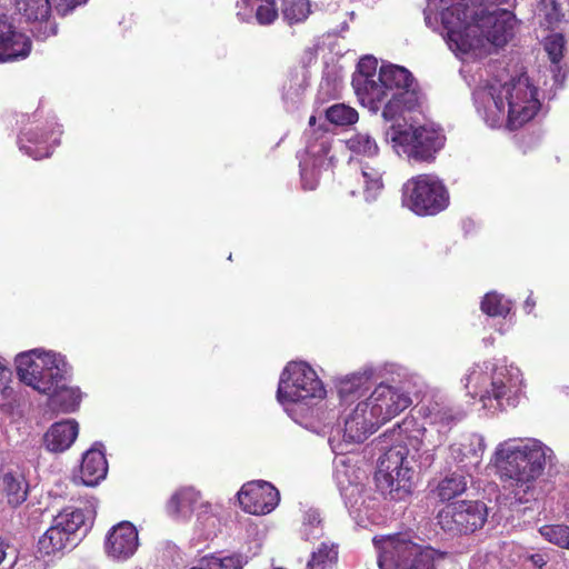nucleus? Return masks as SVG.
I'll use <instances>...</instances> for the list:
<instances>
[{
	"mask_svg": "<svg viewBox=\"0 0 569 569\" xmlns=\"http://www.w3.org/2000/svg\"><path fill=\"white\" fill-rule=\"evenodd\" d=\"M403 91H419L418 83L408 69L396 64L382 66L378 80H366L363 87H358L361 102L373 112L389 94H402Z\"/></svg>",
	"mask_w": 569,
	"mask_h": 569,
	"instance_id": "8",
	"label": "nucleus"
},
{
	"mask_svg": "<svg viewBox=\"0 0 569 569\" xmlns=\"http://www.w3.org/2000/svg\"><path fill=\"white\" fill-rule=\"evenodd\" d=\"M539 12L543 16L545 24L553 28L569 21V0H540Z\"/></svg>",
	"mask_w": 569,
	"mask_h": 569,
	"instance_id": "29",
	"label": "nucleus"
},
{
	"mask_svg": "<svg viewBox=\"0 0 569 569\" xmlns=\"http://www.w3.org/2000/svg\"><path fill=\"white\" fill-rule=\"evenodd\" d=\"M79 435V423L74 419H64L52 423L42 437L46 450L60 453L68 450Z\"/></svg>",
	"mask_w": 569,
	"mask_h": 569,
	"instance_id": "20",
	"label": "nucleus"
},
{
	"mask_svg": "<svg viewBox=\"0 0 569 569\" xmlns=\"http://www.w3.org/2000/svg\"><path fill=\"white\" fill-rule=\"evenodd\" d=\"M60 126L50 123L47 128L31 127L24 129L18 139L20 151L34 160L49 157L52 149L60 142Z\"/></svg>",
	"mask_w": 569,
	"mask_h": 569,
	"instance_id": "15",
	"label": "nucleus"
},
{
	"mask_svg": "<svg viewBox=\"0 0 569 569\" xmlns=\"http://www.w3.org/2000/svg\"><path fill=\"white\" fill-rule=\"evenodd\" d=\"M326 390L317 372L303 361L289 362L280 376L277 398L280 402H299L323 398Z\"/></svg>",
	"mask_w": 569,
	"mask_h": 569,
	"instance_id": "9",
	"label": "nucleus"
},
{
	"mask_svg": "<svg viewBox=\"0 0 569 569\" xmlns=\"http://www.w3.org/2000/svg\"><path fill=\"white\" fill-rule=\"evenodd\" d=\"M30 51L29 37L18 30L10 17L0 14V63L24 59Z\"/></svg>",
	"mask_w": 569,
	"mask_h": 569,
	"instance_id": "16",
	"label": "nucleus"
},
{
	"mask_svg": "<svg viewBox=\"0 0 569 569\" xmlns=\"http://www.w3.org/2000/svg\"><path fill=\"white\" fill-rule=\"evenodd\" d=\"M379 423L366 401L358 402L345 420L343 437L357 443L363 442L378 428Z\"/></svg>",
	"mask_w": 569,
	"mask_h": 569,
	"instance_id": "19",
	"label": "nucleus"
},
{
	"mask_svg": "<svg viewBox=\"0 0 569 569\" xmlns=\"http://www.w3.org/2000/svg\"><path fill=\"white\" fill-rule=\"evenodd\" d=\"M240 508L250 515H268L280 501L278 489L264 480H251L242 485L237 493Z\"/></svg>",
	"mask_w": 569,
	"mask_h": 569,
	"instance_id": "14",
	"label": "nucleus"
},
{
	"mask_svg": "<svg viewBox=\"0 0 569 569\" xmlns=\"http://www.w3.org/2000/svg\"><path fill=\"white\" fill-rule=\"evenodd\" d=\"M57 11L63 16L68 14L76 7L86 3L88 0H51Z\"/></svg>",
	"mask_w": 569,
	"mask_h": 569,
	"instance_id": "49",
	"label": "nucleus"
},
{
	"mask_svg": "<svg viewBox=\"0 0 569 569\" xmlns=\"http://www.w3.org/2000/svg\"><path fill=\"white\" fill-rule=\"evenodd\" d=\"M108 472V463L103 451L96 446L82 456L80 479L88 487L97 486Z\"/></svg>",
	"mask_w": 569,
	"mask_h": 569,
	"instance_id": "23",
	"label": "nucleus"
},
{
	"mask_svg": "<svg viewBox=\"0 0 569 569\" xmlns=\"http://www.w3.org/2000/svg\"><path fill=\"white\" fill-rule=\"evenodd\" d=\"M386 137L402 149L409 161L427 164L436 161L447 141L442 129L427 124H391L386 131Z\"/></svg>",
	"mask_w": 569,
	"mask_h": 569,
	"instance_id": "5",
	"label": "nucleus"
},
{
	"mask_svg": "<svg viewBox=\"0 0 569 569\" xmlns=\"http://www.w3.org/2000/svg\"><path fill=\"white\" fill-rule=\"evenodd\" d=\"M378 62L373 57H363L358 63L359 76L353 79L352 83L358 91V87H363L366 80H375Z\"/></svg>",
	"mask_w": 569,
	"mask_h": 569,
	"instance_id": "43",
	"label": "nucleus"
},
{
	"mask_svg": "<svg viewBox=\"0 0 569 569\" xmlns=\"http://www.w3.org/2000/svg\"><path fill=\"white\" fill-rule=\"evenodd\" d=\"M315 523L317 526H321V519L316 515H309V521L303 523L306 539L310 538L309 532H308V527L313 526Z\"/></svg>",
	"mask_w": 569,
	"mask_h": 569,
	"instance_id": "51",
	"label": "nucleus"
},
{
	"mask_svg": "<svg viewBox=\"0 0 569 569\" xmlns=\"http://www.w3.org/2000/svg\"><path fill=\"white\" fill-rule=\"evenodd\" d=\"M531 559H532V561L535 562V565H537V566H539V567H541V566H543V565H545V561H543V558H542V556H541V555H533V556L531 557Z\"/></svg>",
	"mask_w": 569,
	"mask_h": 569,
	"instance_id": "54",
	"label": "nucleus"
},
{
	"mask_svg": "<svg viewBox=\"0 0 569 569\" xmlns=\"http://www.w3.org/2000/svg\"><path fill=\"white\" fill-rule=\"evenodd\" d=\"M467 489V480L463 475L452 472L445 477L437 487V495L441 501H449L462 495Z\"/></svg>",
	"mask_w": 569,
	"mask_h": 569,
	"instance_id": "32",
	"label": "nucleus"
},
{
	"mask_svg": "<svg viewBox=\"0 0 569 569\" xmlns=\"http://www.w3.org/2000/svg\"><path fill=\"white\" fill-rule=\"evenodd\" d=\"M458 455L456 459L461 469H463L467 473H471L476 471L481 462V457L478 451L471 447V445H460L457 450Z\"/></svg>",
	"mask_w": 569,
	"mask_h": 569,
	"instance_id": "42",
	"label": "nucleus"
},
{
	"mask_svg": "<svg viewBox=\"0 0 569 569\" xmlns=\"http://www.w3.org/2000/svg\"><path fill=\"white\" fill-rule=\"evenodd\" d=\"M18 379L40 395H49L72 377L66 355L43 347L21 351L14 357Z\"/></svg>",
	"mask_w": 569,
	"mask_h": 569,
	"instance_id": "3",
	"label": "nucleus"
},
{
	"mask_svg": "<svg viewBox=\"0 0 569 569\" xmlns=\"http://www.w3.org/2000/svg\"><path fill=\"white\" fill-rule=\"evenodd\" d=\"M306 52H307L311 58H313V57H315V52H313V50H312V49H310V48H309L308 50H306Z\"/></svg>",
	"mask_w": 569,
	"mask_h": 569,
	"instance_id": "57",
	"label": "nucleus"
},
{
	"mask_svg": "<svg viewBox=\"0 0 569 569\" xmlns=\"http://www.w3.org/2000/svg\"><path fill=\"white\" fill-rule=\"evenodd\" d=\"M480 308L489 317H506L511 310V301L502 295L489 292L482 298Z\"/></svg>",
	"mask_w": 569,
	"mask_h": 569,
	"instance_id": "39",
	"label": "nucleus"
},
{
	"mask_svg": "<svg viewBox=\"0 0 569 569\" xmlns=\"http://www.w3.org/2000/svg\"><path fill=\"white\" fill-rule=\"evenodd\" d=\"M539 532L548 542L569 550V526L545 525Z\"/></svg>",
	"mask_w": 569,
	"mask_h": 569,
	"instance_id": "41",
	"label": "nucleus"
},
{
	"mask_svg": "<svg viewBox=\"0 0 569 569\" xmlns=\"http://www.w3.org/2000/svg\"><path fill=\"white\" fill-rule=\"evenodd\" d=\"M190 569H213V553H206L196 560Z\"/></svg>",
	"mask_w": 569,
	"mask_h": 569,
	"instance_id": "50",
	"label": "nucleus"
},
{
	"mask_svg": "<svg viewBox=\"0 0 569 569\" xmlns=\"http://www.w3.org/2000/svg\"><path fill=\"white\" fill-rule=\"evenodd\" d=\"M535 306H536V301H535V299L532 298V296L530 295V296L526 299V301H525V309H526V311H527V312H531V311H532V309L535 308Z\"/></svg>",
	"mask_w": 569,
	"mask_h": 569,
	"instance_id": "53",
	"label": "nucleus"
},
{
	"mask_svg": "<svg viewBox=\"0 0 569 569\" xmlns=\"http://www.w3.org/2000/svg\"><path fill=\"white\" fill-rule=\"evenodd\" d=\"M518 398V390L510 383V380L507 382L499 376H495L491 380L490 389H487L481 395L480 400L487 408L506 410L516 407Z\"/></svg>",
	"mask_w": 569,
	"mask_h": 569,
	"instance_id": "21",
	"label": "nucleus"
},
{
	"mask_svg": "<svg viewBox=\"0 0 569 569\" xmlns=\"http://www.w3.org/2000/svg\"><path fill=\"white\" fill-rule=\"evenodd\" d=\"M517 19L513 12L506 9L493 11L480 10L471 14L462 30V34L468 36V40H477V46L467 50H458L462 53L482 49L486 43L495 47L506 46L515 36Z\"/></svg>",
	"mask_w": 569,
	"mask_h": 569,
	"instance_id": "6",
	"label": "nucleus"
},
{
	"mask_svg": "<svg viewBox=\"0 0 569 569\" xmlns=\"http://www.w3.org/2000/svg\"><path fill=\"white\" fill-rule=\"evenodd\" d=\"M278 16V8L274 0H261V3L256 9V19L261 26L273 23Z\"/></svg>",
	"mask_w": 569,
	"mask_h": 569,
	"instance_id": "44",
	"label": "nucleus"
},
{
	"mask_svg": "<svg viewBox=\"0 0 569 569\" xmlns=\"http://www.w3.org/2000/svg\"><path fill=\"white\" fill-rule=\"evenodd\" d=\"M339 543L322 541L310 553L306 569H332L339 561Z\"/></svg>",
	"mask_w": 569,
	"mask_h": 569,
	"instance_id": "28",
	"label": "nucleus"
},
{
	"mask_svg": "<svg viewBox=\"0 0 569 569\" xmlns=\"http://www.w3.org/2000/svg\"><path fill=\"white\" fill-rule=\"evenodd\" d=\"M243 559L239 553L216 558V569H242Z\"/></svg>",
	"mask_w": 569,
	"mask_h": 569,
	"instance_id": "48",
	"label": "nucleus"
},
{
	"mask_svg": "<svg viewBox=\"0 0 569 569\" xmlns=\"http://www.w3.org/2000/svg\"><path fill=\"white\" fill-rule=\"evenodd\" d=\"M77 543L69 538L60 528L52 521L50 528L40 537L38 541V553L41 556H51L63 552L66 549H71Z\"/></svg>",
	"mask_w": 569,
	"mask_h": 569,
	"instance_id": "26",
	"label": "nucleus"
},
{
	"mask_svg": "<svg viewBox=\"0 0 569 569\" xmlns=\"http://www.w3.org/2000/svg\"><path fill=\"white\" fill-rule=\"evenodd\" d=\"M139 547L137 528L129 521H121L107 533L104 549L109 558L117 561L130 559Z\"/></svg>",
	"mask_w": 569,
	"mask_h": 569,
	"instance_id": "17",
	"label": "nucleus"
},
{
	"mask_svg": "<svg viewBox=\"0 0 569 569\" xmlns=\"http://www.w3.org/2000/svg\"><path fill=\"white\" fill-rule=\"evenodd\" d=\"M449 201L447 187L433 174L415 176L402 187V203L420 217L438 214L449 206Z\"/></svg>",
	"mask_w": 569,
	"mask_h": 569,
	"instance_id": "7",
	"label": "nucleus"
},
{
	"mask_svg": "<svg viewBox=\"0 0 569 569\" xmlns=\"http://www.w3.org/2000/svg\"><path fill=\"white\" fill-rule=\"evenodd\" d=\"M428 410L430 422L437 426L439 431L450 430L465 417V413L461 410H455L451 407L441 406L437 402L431 405Z\"/></svg>",
	"mask_w": 569,
	"mask_h": 569,
	"instance_id": "30",
	"label": "nucleus"
},
{
	"mask_svg": "<svg viewBox=\"0 0 569 569\" xmlns=\"http://www.w3.org/2000/svg\"><path fill=\"white\" fill-rule=\"evenodd\" d=\"M347 144L353 153L368 158H372L379 152L376 139L367 132H356L348 139Z\"/></svg>",
	"mask_w": 569,
	"mask_h": 569,
	"instance_id": "38",
	"label": "nucleus"
},
{
	"mask_svg": "<svg viewBox=\"0 0 569 569\" xmlns=\"http://www.w3.org/2000/svg\"><path fill=\"white\" fill-rule=\"evenodd\" d=\"M546 51L552 63H558L563 58L565 38L562 34L557 33L548 38L546 42Z\"/></svg>",
	"mask_w": 569,
	"mask_h": 569,
	"instance_id": "45",
	"label": "nucleus"
},
{
	"mask_svg": "<svg viewBox=\"0 0 569 569\" xmlns=\"http://www.w3.org/2000/svg\"><path fill=\"white\" fill-rule=\"evenodd\" d=\"M382 109L386 121L396 122L403 118L405 112L416 110L420 104V91H403L402 94H389Z\"/></svg>",
	"mask_w": 569,
	"mask_h": 569,
	"instance_id": "24",
	"label": "nucleus"
},
{
	"mask_svg": "<svg viewBox=\"0 0 569 569\" xmlns=\"http://www.w3.org/2000/svg\"><path fill=\"white\" fill-rule=\"evenodd\" d=\"M17 11L28 21L43 20L49 18L50 0H16Z\"/></svg>",
	"mask_w": 569,
	"mask_h": 569,
	"instance_id": "35",
	"label": "nucleus"
},
{
	"mask_svg": "<svg viewBox=\"0 0 569 569\" xmlns=\"http://www.w3.org/2000/svg\"><path fill=\"white\" fill-rule=\"evenodd\" d=\"M382 170L379 167L365 164L362 177L365 182L363 194L367 201H375L383 190Z\"/></svg>",
	"mask_w": 569,
	"mask_h": 569,
	"instance_id": "31",
	"label": "nucleus"
},
{
	"mask_svg": "<svg viewBox=\"0 0 569 569\" xmlns=\"http://www.w3.org/2000/svg\"><path fill=\"white\" fill-rule=\"evenodd\" d=\"M319 536H322V532H319V535H316L313 538H319Z\"/></svg>",
	"mask_w": 569,
	"mask_h": 569,
	"instance_id": "59",
	"label": "nucleus"
},
{
	"mask_svg": "<svg viewBox=\"0 0 569 569\" xmlns=\"http://www.w3.org/2000/svg\"><path fill=\"white\" fill-rule=\"evenodd\" d=\"M319 536H322V532H319V535H316L313 538H319Z\"/></svg>",
	"mask_w": 569,
	"mask_h": 569,
	"instance_id": "58",
	"label": "nucleus"
},
{
	"mask_svg": "<svg viewBox=\"0 0 569 569\" xmlns=\"http://www.w3.org/2000/svg\"><path fill=\"white\" fill-rule=\"evenodd\" d=\"M441 9V21L447 30L449 47L452 50H467L477 46V40H468V36L461 32L473 13L470 0H439Z\"/></svg>",
	"mask_w": 569,
	"mask_h": 569,
	"instance_id": "12",
	"label": "nucleus"
},
{
	"mask_svg": "<svg viewBox=\"0 0 569 569\" xmlns=\"http://www.w3.org/2000/svg\"><path fill=\"white\" fill-rule=\"evenodd\" d=\"M478 1L480 2L481 6H500V4L508 2V0H478Z\"/></svg>",
	"mask_w": 569,
	"mask_h": 569,
	"instance_id": "52",
	"label": "nucleus"
},
{
	"mask_svg": "<svg viewBox=\"0 0 569 569\" xmlns=\"http://www.w3.org/2000/svg\"><path fill=\"white\" fill-rule=\"evenodd\" d=\"M488 517L486 503L478 500H460L447 505L437 516L442 530L451 533L469 535L481 529Z\"/></svg>",
	"mask_w": 569,
	"mask_h": 569,
	"instance_id": "10",
	"label": "nucleus"
},
{
	"mask_svg": "<svg viewBox=\"0 0 569 569\" xmlns=\"http://www.w3.org/2000/svg\"><path fill=\"white\" fill-rule=\"evenodd\" d=\"M367 378L362 375H351L341 379L337 386L339 398L342 402L359 399L365 391Z\"/></svg>",
	"mask_w": 569,
	"mask_h": 569,
	"instance_id": "33",
	"label": "nucleus"
},
{
	"mask_svg": "<svg viewBox=\"0 0 569 569\" xmlns=\"http://www.w3.org/2000/svg\"><path fill=\"white\" fill-rule=\"evenodd\" d=\"M0 490L7 502L17 507L26 501L28 486L24 478L18 472H6L1 477Z\"/></svg>",
	"mask_w": 569,
	"mask_h": 569,
	"instance_id": "27",
	"label": "nucleus"
},
{
	"mask_svg": "<svg viewBox=\"0 0 569 569\" xmlns=\"http://www.w3.org/2000/svg\"><path fill=\"white\" fill-rule=\"evenodd\" d=\"M37 22L32 32L34 37L40 40H46L52 36L57 34V24L53 21H50L48 18L43 20H34Z\"/></svg>",
	"mask_w": 569,
	"mask_h": 569,
	"instance_id": "47",
	"label": "nucleus"
},
{
	"mask_svg": "<svg viewBox=\"0 0 569 569\" xmlns=\"http://www.w3.org/2000/svg\"><path fill=\"white\" fill-rule=\"evenodd\" d=\"M552 450L536 439L517 446L501 443L495 452L496 467L501 479L510 480L513 493L521 503L528 502L542 476Z\"/></svg>",
	"mask_w": 569,
	"mask_h": 569,
	"instance_id": "1",
	"label": "nucleus"
},
{
	"mask_svg": "<svg viewBox=\"0 0 569 569\" xmlns=\"http://www.w3.org/2000/svg\"><path fill=\"white\" fill-rule=\"evenodd\" d=\"M94 516L96 511L92 507L84 509L68 507L59 512L52 521L78 545L91 527Z\"/></svg>",
	"mask_w": 569,
	"mask_h": 569,
	"instance_id": "18",
	"label": "nucleus"
},
{
	"mask_svg": "<svg viewBox=\"0 0 569 569\" xmlns=\"http://www.w3.org/2000/svg\"><path fill=\"white\" fill-rule=\"evenodd\" d=\"M387 483L390 495L411 491L413 470L409 461V449L403 443L391 446L379 460L377 479Z\"/></svg>",
	"mask_w": 569,
	"mask_h": 569,
	"instance_id": "11",
	"label": "nucleus"
},
{
	"mask_svg": "<svg viewBox=\"0 0 569 569\" xmlns=\"http://www.w3.org/2000/svg\"><path fill=\"white\" fill-rule=\"evenodd\" d=\"M201 502H208V500H203L199 490L193 487H183L171 496L167 510L176 519L188 520L191 513L197 511Z\"/></svg>",
	"mask_w": 569,
	"mask_h": 569,
	"instance_id": "22",
	"label": "nucleus"
},
{
	"mask_svg": "<svg viewBox=\"0 0 569 569\" xmlns=\"http://www.w3.org/2000/svg\"><path fill=\"white\" fill-rule=\"evenodd\" d=\"M326 117L333 124L350 126L358 121L359 114L356 109L337 103L327 109Z\"/></svg>",
	"mask_w": 569,
	"mask_h": 569,
	"instance_id": "40",
	"label": "nucleus"
},
{
	"mask_svg": "<svg viewBox=\"0 0 569 569\" xmlns=\"http://www.w3.org/2000/svg\"><path fill=\"white\" fill-rule=\"evenodd\" d=\"M380 569H436V561L445 557L443 552L413 541L408 532L373 538Z\"/></svg>",
	"mask_w": 569,
	"mask_h": 569,
	"instance_id": "4",
	"label": "nucleus"
},
{
	"mask_svg": "<svg viewBox=\"0 0 569 569\" xmlns=\"http://www.w3.org/2000/svg\"><path fill=\"white\" fill-rule=\"evenodd\" d=\"M365 401L379 426L392 420L409 408L412 402L408 393L385 383L377 386Z\"/></svg>",
	"mask_w": 569,
	"mask_h": 569,
	"instance_id": "13",
	"label": "nucleus"
},
{
	"mask_svg": "<svg viewBox=\"0 0 569 569\" xmlns=\"http://www.w3.org/2000/svg\"><path fill=\"white\" fill-rule=\"evenodd\" d=\"M16 401L12 387V371L4 359L0 358V409L9 410Z\"/></svg>",
	"mask_w": 569,
	"mask_h": 569,
	"instance_id": "36",
	"label": "nucleus"
},
{
	"mask_svg": "<svg viewBox=\"0 0 569 569\" xmlns=\"http://www.w3.org/2000/svg\"><path fill=\"white\" fill-rule=\"evenodd\" d=\"M196 515V521L193 527V538L192 540L197 541H206L209 539L212 528V507L210 501L201 502L200 507H198Z\"/></svg>",
	"mask_w": 569,
	"mask_h": 569,
	"instance_id": "34",
	"label": "nucleus"
},
{
	"mask_svg": "<svg viewBox=\"0 0 569 569\" xmlns=\"http://www.w3.org/2000/svg\"><path fill=\"white\" fill-rule=\"evenodd\" d=\"M315 123H316V117H315V116H311V117L309 118V124H310V126H313Z\"/></svg>",
	"mask_w": 569,
	"mask_h": 569,
	"instance_id": "56",
	"label": "nucleus"
},
{
	"mask_svg": "<svg viewBox=\"0 0 569 569\" xmlns=\"http://www.w3.org/2000/svg\"><path fill=\"white\" fill-rule=\"evenodd\" d=\"M538 90L526 76L501 86H490L486 99L485 118L491 127L507 121L509 130H517L530 121L540 109Z\"/></svg>",
	"mask_w": 569,
	"mask_h": 569,
	"instance_id": "2",
	"label": "nucleus"
},
{
	"mask_svg": "<svg viewBox=\"0 0 569 569\" xmlns=\"http://www.w3.org/2000/svg\"><path fill=\"white\" fill-rule=\"evenodd\" d=\"M281 12L283 19L289 24H295L305 21L310 14L309 0H282Z\"/></svg>",
	"mask_w": 569,
	"mask_h": 569,
	"instance_id": "37",
	"label": "nucleus"
},
{
	"mask_svg": "<svg viewBox=\"0 0 569 569\" xmlns=\"http://www.w3.org/2000/svg\"><path fill=\"white\" fill-rule=\"evenodd\" d=\"M44 563L32 556H18L17 560H9V569H43Z\"/></svg>",
	"mask_w": 569,
	"mask_h": 569,
	"instance_id": "46",
	"label": "nucleus"
},
{
	"mask_svg": "<svg viewBox=\"0 0 569 569\" xmlns=\"http://www.w3.org/2000/svg\"><path fill=\"white\" fill-rule=\"evenodd\" d=\"M238 6L249 7V6H250V0H240V1L238 2Z\"/></svg>",
	"mask_w": 569,
	"mask_h": 569,
	"instance_id": "55",
	"label": "nucleus"
},
{
	"mask_svg": "<svg viewBox=\"0 0 569 569\" xmlns=\"http://www.w3.org/2000/svg\"><path fill=\"white\" fill-rule=\"evenodd\" d=\"M50 397V406L61 413L76 412L82 401L83 393L77 386H67L63 382L58 383Z\"/></svg>",
	"mask_w": 569,
	"mask_h": 569,
	"instance_id": "25",
	"label": "nucleus"
}]
</instances>
